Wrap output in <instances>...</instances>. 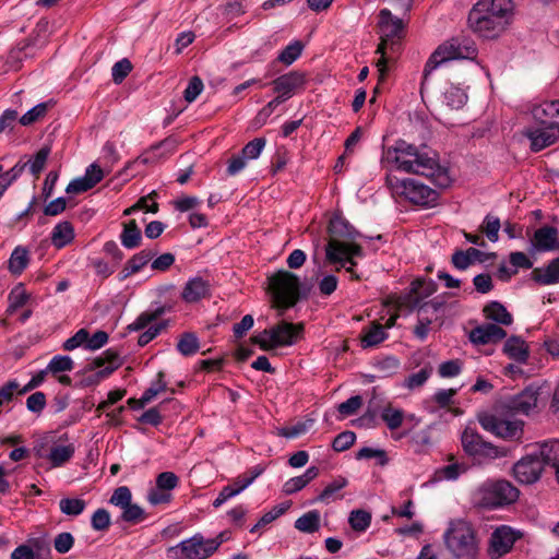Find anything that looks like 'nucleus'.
<instances>
[{"label": "nucleus", "instance_id": "obj_1", "mask_svg": "<svg viewBox=\"0 0 559 559\" xmlns=\"http://www.w3.org/2000/svg\"><path fill=\"white\" fill-rule=\"evenodd\" d=\"M382 160L396 170L427 177L439 188H447L451 183L449 170L440 165L437 153L419 151L403 140L384 150Z\"/></svg>", "mask_w": 559, "mask_h": 559}, {"label": "nucleus", "instance_id": "obj_2", "mask_svg": "<svg viewBox=\"0 0 559 559\" xmlns=\"http://www.w3.org/2000/svg\"><path fill=\"white\" fill-rule=\"evenodd\" d=\"M329 240L325 254L332 263H338L341 269H345L352 275V278L359 280V275L354 267L357 265L355 258L364 255L362 248L355 242L361 235L344 217L334 215L329 223Z\"/></svg>", "mask_w": 559, "mask_h": 559}, {"label": "nucleus", "instance_id": "obj_3", "mask_svg": "<svg viewBox=\"0 0 559 559\" xmlns=\"http://www.w3.org/2000/svg\"><path fill=\"white\" fill-rule=\"evenodd\" d=\"M512 16L511 0H480L469 11L468 25L484 38H496L508 27Z\"/></svg>", "mask_w": 559, "mask_h": 559}, {"label": "nucleus", "instance_id": "obj_4", "mask_svg": "<svg viewBox=\"0 0 559 559\" xmlns=\"http://www.w3.org/2000/svg\"><path fill=\"white\" fill-rule=\"evenodd\" d=\"M532 115L535 126L525 131L532 150L537 152L559 140V99L534 106Z\"/></svg>", "mask_w": 559, "mask_h": 559}, {"label": "nucleus", "instance_id": "obj_5", "mask_svg": "<svg viewBox=\"0 0 559 559\" xmlns=\"http://www.w3.org/2000/svg\"><path fill=\"white\" fill-rule=\"evenodd\" d=\"M443 542L453 559H478L479 543L475 530L467 521L451 520L443 533Z\"/></svg>", "mask_w": 559, "mask_h": 559}, {"label": "nucleus", "instance_id": "obj_6", "mask_svg": "<svg viewBox=\"0 0 559 559\" xmlns=\"http://www.w3.org/2000/svg\"><path fill=\"white\" fill-rule=\"evenodd\" d=\"M476 56L477 47L475 41L468 37H453L444 41L431 53L425 64L420 92L423 93L430 74L441 64L459 59L473 60Z\"/></svg>", "mask_w": 559, "mask_h": 559}, {"label": "nucleus", "instance_id": "obj_7", "mask_svg": "<svg viewBox=\"0 0 559 559\" xmlns=\"http://www.w3.org/2000/svg\"><path fill=\"white\" fill-rule=\"evenodd\" d=\"M518 498V488L503 479H488L473 492V502L485 509L501 508L513 503Z\"/></svg>", "mask_w": 559, "mask_h": 559}, {"label": "nucleus", "instance_id": "obj_8", "mask_svg": "<svg viewBox=\"0 0 559 559\" xmlns=\"http://www.w3.org/2000/svg\"><path fill=\"white\" fill-rule=\"evenodd\" d=\"M379 32L381 41L376 50L381 57L377 61L376 66L380 78L383 79L386 73V49L393 50L395 44L401 38L403 32V22L401 19L393 16L390 10L382 9L379 14Z\"/></svg>", "mask_w": 559, "mask_h": 559}, {"label": "nucleus", "instance_id": "obj_9", "mask_svg": "<svg viewBox=\"0 0 559 559\" xmlns=\"http://www.w3.org/2000/svg\"><path fill=\"white\" fill-rule=\"evenodd\" d=\"M269 285L278 308L287 309L296 305L306 292H301L299 277L286 270H280L269 276Z\"/></svg>", "mask_w": 559, "mask_h": 559}, {"label": "nucleus", "instance_id": "obj_10", "mask_svg": "<svg viewBox=\"0 0 559 559\" xmlns=\"http://www.w3.org/2000/svg\"><path fill=\"white\" fill-rule=\"evenodd\" d=\"M386 185L393 194L403 197L413 204L430 207L438 202L439 193L415 179H399L395 176H388Z\"/></svg>", "mask_w": 559, "mask_h": 559}, {"label": "nucleus", "instance_id": "obj_11", "mask_svg": "<svg viewBox=\"0 0 559 559\" xmlns=\"http://www.w3.org/2000/svg\"><path fill=\"white\" fill-rule=\"evenodd\" d=\"M461 442L464 452L479 464H487L507 455L504 448H499L484 440V438L472 428L464 429Z\"/></svg>", "mask_w": 559, "mask_h": 559}, {"label": "nucleus", "instance_id": "obj_12", "mask_svg": "<svg viewBox=\"0 0 559 559\" xmlns=\"http://www.w3.org/2000/svg\"><path fill=\"white\" fill-rule=\"evenodd\" d=\"M479 424L486 431L508 441H520L524 432L523 420L506 418L497 414H485L480 416Z\"/></svg>", "mask_w": 559, "mask_h": 559}, {"label": "nucleus", "instance_id": "obj_13", "mask_svg": "<svg viewBox=\"0 0 559 559\" xmlns=\"http://www.w3.org/2000/svg\"><path fill=\"white\" fill-rule=\"evenodd\" d=\"M523 536L522 532L508 525H500L493 530L489 538L488 556L491 559H499L509 554L515 542Z\"/></svg>", "mask_w": 559, "mask_h": 559}, {"label": "nucleus", "instance_id": "obj_14", "mask_svg": "<svg viewBox=\"0 0 559 559\" xmlns=\"http://www.w3.org/2000/svg\"><path fill=\"white\" fill-rule=\"evenodd\" d=\"M209 539L202 534H194L192 537L180 542L169 549L177 559H207L215 551L210 548Z\"/></svg>", "mask_w": 559, "mask_h": 559}, {"label": "nucleus", "instance_id": "obj_15", "mask_svg": "<svg viewBox=\"0 0 559 559\" xmlns=\"http://www.w3.org/2000/svg\"><path fill=\"white\" fill-rule=\"evenodd\" d=\"M123 360L120 354L112 348L105 350L99 357L95 358L88 369L100 368L94 374L85 379L86 384H96L103 379L108 378L115 370H117Z\"/></svg>", "mask_w": 559, "mask_h": 559}, {"label": "nucleus", "instance_id": "obj_16", "mask_svg": "<svg viewBox=\"0 0 559 559\" xmlns=\"http://www.w3.org/2000/svg\"><path fill=\"white\" fill-rule=\"evenodd\" d=\"M538 395L537 388L527 386L504 400L502 407L513 414L528 415L537 406Z\"/></svg>", "mask_w": 559, "mask_h": 559}, {"label": "nucleus", "instance_id": "obj_17", "mask_svg": "<svg viewBox=\"0 0 559 559\" xmlns=\"http://www.w3.org/2000/svg\"><path fill=\"white\" fill-rule=\"evenodd\" d=\"M543 466L540 460L534 452L523 456L513 466V475L515 479L525 485H531L540 478Z\"/></svg>", "mask_w": 559, "mask_h": 559}, {"label": "nucleus", "instance_id": "obj_18", "mask_svg": "<svg viewBox=\"0 0 559 559\" xmlns=\"http://www.w3.org/2000/svg\"><path fill=\"white\" fill-rule=\"evenodd\" d=\"M532 250L535 252H551L559 250V230L556 227L545 225L535 230L531 240Z\"/></svg>", "mask_w": 559, "mask_h": 559}, {"label": "nucleus", "instance_id": "obj_19", "mask_svg": "<svg viewBox=\"0 0 559 559\" xmlns=\"http://www.w3.org/2000/svg\"><path fill=\"white\" fill-rule=\"evenodd\" d=\"M274 92L289 99L299 90L306 85V74L300 71H290L276 78L273 81Z\"/></svg>", "mask_w": 559, "mask_h": 559}, {"label": "nucleus", "instance_id": "obj_20", "mask_svg": "<svg viewBox=\"0 0 559 559\" xmlns=\"http://www.w3.org/2000/svg\"><path fill=\"white\" fill-rule=\"evenodd\" d=\"M507 336V332L493 323H485L469 332V341L476 345L497 343Z\"/></svg>", "mask_w": 559, "mask_h": 559}, {"label": "nucleus", "instance_id": "obj_21", "mask_svg": "<svg viewBox=\"0 0 559 559\" xmlns=\"http://www.w3.org/2000/svg\"><path fill=\"white\" fill-rule=\"evenodd\" d=\"M272 332L276 347L289 346L296 343V341L301 336L304 332V324H294L290 322L282 321L272 328Z\"/></svg>", "mask_w": 559, "mask_h": 559}, {"label": "nucleus", "instance_id": "obj_22", "mask_svg": "<svg viewBox=\"0 0 559 559\" xmlns=\"http://www.w3.org/2000/svg\"><path fill=\"white\" fill-rule=\"evenodd\" d=\"M210 294V284L202 277L190 278L182 288L181 298L189 304L198 302Z\"/></svg>", "mask_w": 559, "mask_h": 559}, {"label": "nucleus", "instance_id": "obj_23", "mask_svg": "<svg viewBox=\"0 0 559 559\" xmlns=\"http://www.w3.org/2000/svg\"><path fill=\"white\" fill-rule=\"evenodd\" d=\"M503 353L519 364H525L530 356L528 345L518 335H512L506 341Z\"/></svg>", "mask_w": 559, "mask_h": 559}, {"label": "nucleus", "instance_id": "obj_24", "mask_svg": "<svg viewBox=\"0 0 559 559\" xmlns=\"http://www.w3.org/2000/svg\"><path fill=\"white\" fill-rule=\"evenodd\" d=\"M534 453L540 460L543 467L548 465L555 471L559 467V440L543 442Z\"/></svg>", "mask_w": 559, "mask_h": 559}, {"label": "nucleus", "instance_id": "obj_25", "mask_svg": "<svg viewBox=\"0 0 559 559\" xmlns=\"http://www.w3.org/2000/svg\"><path fill=\"white\" fill-rule=\"evenodd\" d=\"M532 275L533 280L542 285L559 283V257L551 260L546 267L535 269Z\"/></svg>", "mask_w": 559, "mask_h": 559}, {"label": "nucleus", "instance_id": "obj_26", "mask_svg": "<svg viewBox=\"0 0 559 559\" xmlns=\"http://www.w3.org/2000/svg\"><path fill=\"white\" fill-rule=\"evenodd\" d=\"M486 319L501 325H511L513 322L512 314L499 301H491L484 308Z\"/></svg>", "mask_w": 559, "mask_h": 559}, {"label": "nucleus", "instance_id": "obj_27", "mask_svg": "<svg viewBox=\"0 0 559 559\" xmlns=\"http://www.w3.org/2000/svg\"><path fill=\"white\" fill-rule=\"evenodd\" d=\"M386 338L388 333L385 332L383 325L377 322H372L370 325L362 330L361 347L370 348L378 346Z\"/></svg>", "mask_w": 559, "mask_h": 559}, {"label": "nucleus", "instance_id": "obj_28", "mask_svg": "<svg viewBox=\"0 0 559 559\" xmlns=\"http://www.w3.org/2000/svg\"><path fill=\"white\" fill-rule=\"evenodd\" d=\"M156 254L153 250H142L134 254L124 265L121 272V280L129 277L130 275L142 270Z\"/></svg>", "mask_w": 559, "mask_h": 559}, {"label": "nucleus", "instance_id": "obj_29", "mask_svg": "<svg viewBox=\"0 0 559 559\" xmlns=\"http://www.w3.org/2000/svg\"><path fill=\"white\" fill-rule=\"evenodd\" d=\"M74 239V229L70 222L58 223L51 231V242L56 248H63Z\"/></svg>", "mask_w": 559, "mask_h": 559}, {"label": "nucleus", "instance_id": "obj_30", "mask_svg": "<svg viewBox=\"0 0 559 559\" xmlns=\"http://www.w3.org/2000/svg\"><path fill=\"white\" fill-rule=\"evenodd\" d=\"M120 240L121 245L127 249H134L140 246L142 234L134 219L124 224Z\"/></svg>", "mask_w": 559, "mask_h": 559}, {"label": "nucleus", "instance_id": "obj_31", "mask_svg": "<svg viewBox=\"0 0 559 559\" xmlns=\"http://www.w3.org/2000/svg\"><path fill=\"white\" fill-rule=\"evenodd\" d=\"M177 148V140L174 138H167L159 143L151 146L148 153L152 154L151 157H139L143 164H147L148 162L157 158L165 157L173 154Z\"/></svg>", "mask_w": 559, "mask_h": 559}, {"label": "nucleus", "instance_id": "obj_32", "mask_svg": "<svg viewBox=\"0 0 559 559\" xmlns=\"http://www.w3.org/2000/svg\"><path fill=\"white\" fill-rule=\"evenodd\" d=\"M466 102L467 94L463 88L459 86L450 85L443 92V103L450 109H460L466 104Z\"/></svg>", "mask_w": 559, "mask_h": 559}, {"label": "nucleus", "instance_id": "obj_33", "mask_svg": "<svg viewBox=\"0 0 559 559\" xmlns=\"http://www.w3.org/2000/svg\"><path fill=\"white\" fill-rule=\"evenodd\" d=\"M295 528L302 533H314L320 528V513L317 510L302 514L295 521Z\"/></svg>", "mask_w": 559, "mask_h": 559}, {"label": "nucleus", "instance_id": "obj_34", "mask_svg": "<svg viewBox=\"0 0 559 559\" xmlns=\"http://www.w3.org/2000/svg\"><path fill=\"white\" fill-rule=\"evenodd\" d=\"M28 264V251L16 247L9 259L8 269L13 275H21Z\"/></svg>", "mask_w": 559, "mask_h": 559}, {"label": "nucleus", "instance_id": "obj_35", "mask_svg": "<svg viewBox=\"0 0 559 559\" xmlns=\"http://www.w3.org/2000/svg\"><path fill=\"white\" fill-rule=\"evenodd\" d=\"M165 313V307L158 306L155 309L142 312L131 324L128 325L129 331H140L145 329L153 321L157 320Z\"/></svg>", "mask_w": 559, "mask_h": 559}, {"label": "nucleus", "instance_id": "obj_36", "mask_svg": "<svg viewBox=\"0 0 559 559\" xmlns=\"http://www.w3.org/2000/svg\"><path fill=\"white\" fill-rule=\"evenodd\" d=\"M371 513L364 509H356L349 513L348 523L357 533L366 532L371 524Z\"/></svg>", "mask_w": 559, "mask_h": 559}, {"label": "nucleus", "instance_id": "obj_37", "mask_svg": "<svg viewBox=\"0 0 559 559\" xmlns=\"http://www.w3.org/2000/svg\"><path fill=\"white\" fill-rule=\"evenodd\" d=\"M74 368V361L68 355H56L48 362L45 371L51 373L52 376H57L61 372L71 371Z\"/></svg>", "mask_w": 559, "mask_h": 559}, {"label": "nucleus", "instance_id": "obj_38", "mask_svg": "<svg viewBox=\"0 0 559 559\" xmlns=\"http://www.w3.org/2000/svg\"><path fill=\"white\" fill-rule=\"evenodd\" d=\"M74 454V447L72 444H60L51 448L48 459L52 466L58 467L68 462Z\"/></svg>", "mask_w": 559, "mask_h": 559}, {"label": "nucleus", "instance_id": "obj_39", "mask_svg": "<svg viewBox=\"0 0 559 559\" xmlns=\"http://www.w3.org/2000/svg\"><path fill=\"white\" fill-rule=\"evenodd\" d=\"M347 485V478H345L344 476H337L330 484L326 485V487L314 499V502L329 503L333 499L334 495L341 489L345 488Z\"/></svg>", "mask_w": 559, "mask_h": 559}, {"label": "nucleus", "instance_id": "obj_40", "mask_svg": "<svg viewBox=\"0 0 559 559\" xmlns=\"http://www.w3.org/2000/svg\"><path fill=\"white\" fill-rule=\"evenodd\" d=\"M26 544L32 549L35 559H46L51 552L50 542L46 535L32 537Z\"/></svg>", "mask_w": 559, "mask_h": 559}, {"label": "nucleus", "instance_id": "obj_41", "mask_svg": "<svg viewBox=\"0 0 559 559\" xmlns=\"http://www.w3.org/2000/svg\"><path fill=\"white\" fill-rule=\"evenodd\" d=\"M436 290V284L432 281L416 280L412 283L411 292L414 295V302L416 306L426 298L432 295Z\"/></svg>", "mask_w": 559, "mask_h": 559}, {"label": "nucleus", "instance_id": "obj_42", "mask_svg": "<svg viewBox=\"0 0 559 559\" xmlns=\"http://www.w3.org/2000/svg\"><path fill=\"white\" fill-rule=\"evenodd\" d=\"M86 502L81 498H62L59 501V509L68 516H79L84 512Z\"/></svg>", "mask_w": 559, "mask_h": 559}, {"label": "nucleus", "instance_id": "obj_43", "mask_svg": "<svg viewBox=\"0 0 559 559\" xmlns=\"http://www.w3.org/2000/svg\"><path fill=\"white\" fill-rule=\"evenodd\" d=\"M381 418L390 430H396L403 424L404 412L389 404L382 408Z\"/></svg>", "mask_w": 559, "mask_h": 559}, {"label": "nucleus", "instance_id": "obj_44", "mask_svg": "<svg viewBox=\"0 0 559 559\" xmlns=\"http://www.w3.org/2000/svg\"><path fill=\"white\" fill-rule=\"evenodd\" d=\"M50 147L49 146H43L35 155L34 157L29 158L26 162H22V164H26V167H28L29 171L35 176L38 177L40 171L44 169L46 162L50 155Z\"/></svg>", "mask_w": 559, "mask_h": 559}, {"label": "nucleus", "instance_id": "obj_45", "mask_svg": "<svg viewBox=\"0 0 559 559\" xmlns=\"http://www.w3.org/2000/svg\"><path fill=\"white\" fill-rule=\"evenodd\" d=\"M199 347V340L193 333H183L177 344L178 352L183 356L194 355Z\"/></svg>", "mask_w": 559, "mask_h": 559}, {"label": "nucleus", "instance_id": "obj_46", "mask_svg": "<svg viewBox=\"0 0 559 559\" xmlns=\"http://www.w3.org/2000/svg\"><path fill=\"white\" fill-rule=\"evenodd\" d=\"M302 49V44L299 40H295L282 50L277 60L286 66H290L300 57Z\"/></svg>", "mask_w": 559, "mask_h": 559}, {"label": "nucleus", "instance_id": "obj_47", "mask_svg": "<svg viewBox=\"0 0 559 559\" xmlns=\"http://www.w3.org/2000/svg\"><path fill=\"white\" fill-rule=\"evenodd\" d=\"M431 372H432L431 368L424 367L419 371L409 374L404 380V384L403 385L405 388H407L408 390L418 389V388L423 386L427 382V380L431 376Z\"/></svg>", "mask_w": 559, "mask_h": 559}, {"label": "nucleus", "instance_id": "obj_48", "mask_svg": "<svg viewBox=\"0 0 559 559\" xmlns=\"http://www.w3.org/2000/svg\"><path fill=\"white\" fill-rule=\"evenodd\" d=\"M467 471V466L463 463H451L437 471L439 479L456 480Z\"/></svg>", "mask_w": 559, "mask_h": 559}, {"label": "nucleus", "instance_id": "obj_49", "mask_svg": "<svg viewBox=\"0 0 559 559\" xmlns=\"http://www.w3.org/2000/svg\"><path fill=\"white\" fill-rule=\"evenodd\" d=\"M49 108V103H39L33 108H31L28 111H26L21 118L20 123L22 126H31L32 123L38 121L40 118H43Z\"/></svg>", "mask_w": 559, "mask_h": 559}, {"label": "nucleus", "instance_id": "obj_50", "mask_svg": "<svg viewBox=\"0 0 559 559\" xmlns=\"http://www.w3.org/2000/svg\"><path fill=\"white\" fill-rule=\"evenodd\" d=\"M158 379L155 383H153L148 389H146L141 399L139 400L140 406H144L150 403L157 394L166 390V383L163 380L164 373L162 371L157 374Z\"/></svg>", "mask_w": 559, "mask_h": 559}, {"label": "nucleus", "instance_id": "obj_51", "mask_svg": "<svg viewBox=\"0 0 559 559\" xmlns=\"http://www.w3.org/2000/svg\"><path fill=\"white\" fill-rule=\"evenodd\" d=\"M500 219L492 215H487L481 224V230L491 242L499 239Z\"/></svg>", "mask_w": 559, "mask_h": 559}, {"label": "nucleus", "instance_id": "obj_52", "mask_svg": "<svg viewBox=\"0 0 559 559\" xmlns=\"http://www.w3.org/2000/svg\"><path fill=\"white\" fill-rule=\"evenodd\" d=\"M266 140L264 138H255L252 141L248 142L243 148L241 150V154L248 159H257L263 148L265 147Z\"/></svg>", "mask_w": 559, "mask_h": 559}, {"label": "nucleus", "instance_id": "obj_53", "mask_svg": "<svg viewBox=\"0 0 559 559\" xmlns=\"http://www.w3.org/2000/svg\"><path fill=\"white\" fill-rule=\"evenodd\" d=\"M121 520L131 524L140 523L145 520V511L140 506L131 502L122 509Z\"/></svg>", "mask_w": 559, "mask_h": 559}, {"label": "nucleus", "instance_id": "obj_54", "mask_svg": "<svg viewBox=\"0 0 559 559\" xmlns=\"http://www.w3.org/2000/svg\"><path fill=\"white\" fill-rule=\"evenodd\" d=\"M25 168L26 164H22L20 160L10 170L1 173L0 187L4 192L23 174Z\"/></svg>", "mask_w": 559, "mask_h": 559}, {"label": "nucleus", "instance_id": "obj_55", "mask_svg": "<svg viewBox=\"0 0 559 559\" xmlns=\"http://www.w3.org/2000/svg\"><path fill=\"white\" fill-rule=\"evenodd\" d=\"M356 459L357 460L377 459L379 464L382 466L386 465L389 462L386 452L384 450L373 449V448H369V447L361 448L356 453Z\"/></svg>", "mask_w": 559, "mask_h": 559}, {"label": "nucleus", "instance_id": "obj_56", "mask_svg": "<svg viewBox=\"0 0 559 559\" xmlns=\"http://www.w3.org/2000/svg\"><path fill=\"white\" fill-rule=\"evenodd\" d=\"M28 299L26 292L22 287H15L9 295L8 313L15 312L19 308L23 307Z\"/></svg>", "mask_w": 559, "mask_h": 559}, {"label": "nucleus", "instance_id": "obj_57", "mask_svg": "<svg viewBox=\"0 0 559 559\" xmlns=\"http://www.w3.org/2000/svg\"><path fill=\"white\" fill-rule=\"evenodd\" d=\"M356 441V435L353 431L346 430L338 433L333 442L332 448L336 452H343L348 450Z\"/></svg>", "mask_w": 559, "mask_h": 559}, {"label": "nucleus", "instance_id": "obj_58", "mask_svg": "<svg viewBox=\"0 0 559 559\" xmlns=\"http://www.w3.org/2000/svg\"><path fill=\"white\" fill-rule=\"evenodd\" d=\"M131 490L127 486H121L115 489L111 495L109 502L116 507H119L121 510L124 507H128L132 501Z\"/></svg>", "mask_w": 559, "mask_h": 559}, {"label": "nucleus", "instance_id": "obj_59", "mask_svg": "<svg viewBox=\"0 0 559 559\" xmlns=\"http://www.w3.org/2000/svg\"><path fill=\"white\" fill-rule=\"evenodd\" d=\"M131 70L132 64L127 58L119 60L111 68L112 81L120 84L129 75Z\"/></svg>", "mask_w": 559, "mask_h": 559}, {"label": "nucleus", "instance_id": "obj_60", "mask_svg": "<svg viewBox=\"0 0 559 559\" xmlns=\"http://www.w3.org/2000/svg\"><path fill=\"white\" fill-rule=\"evenodd\" d=\"M462 362L459 359H451L439 365L438 373L441 378H454L462 371Z\"/></svg>", "mask_w": 559, "mask_h": 559}, {"label": "nucleus", "instance_id": "obj_61", "mask_svg": "<svg viewBox=\"0 0 559 559\" xmlns=\"http://www.w3.org/2000/svg\"><path fill=\"white\" fill-rule=\"evenodd\" d=\"M20 383L17 380H9L0 388V407L13 401L14 395L19 394Z\"/></svg>", "mask_w": 559, "mask_h": 559}, {"label": "nucleus", "instance_id": "obj_62", "mask_svg": "<svg viewBox=\"0 0 559 559\" xmlns=\"http://www.w3.org/2000/svg\"><path fill=\"white\" fill-rule=\"evenodd\" d=\"M74 545V537L69 532L59 533L53 539V547L58 554L69 552Z\"/></svg>", "mask_w": 559, "mask_h": 559}, {"label": "nucleus", "instance_id": "obj_63", "mask_svg": "<svg viewBox=\"0 0 559 559\" xmlns=\"http://www.w3.org/2000/svg\"><path fill=\"white\" fill-rule=\"evenodd\" d=\"M47 404L45 393L37 391L26 399V408L34 414H41Z\"/></svg>", "mask_w": 559, "mask_h": 559}, {"label": "nucleus", "instance_id": "obj_64", "mask_svg": "<svg viewBox=\"0 0 559 559\" xmlns=\"http://www.w3.org/2000/svg\"><path fill=\"white\" fill-rule=\"evenodd\" d=\"M91 525L95 531H106L110 525V514L106 509H97L92 518Z\"/></svg>", "mask_w": 559, "mask_h": 559}]
</instances>
